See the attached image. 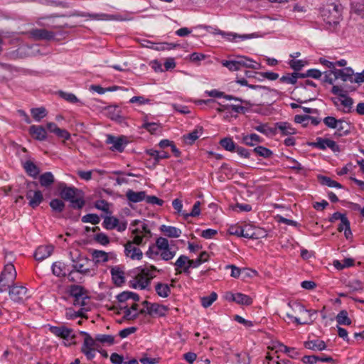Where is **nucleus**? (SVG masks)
<instances>
[{
    "label": "nucleus",
    "mask_w": 364,
    "mask_h": 364,
    "mask_svg": "<svg viewBox=\"0 0 364 364\" xmlns=\"http://www.w3.org/2000/svg\"><path fill=\"white\" fill-rule=\"evenodd\" d=\"M130 229L132 240L124 245V254L132 260H140L142 259L143 253L137 246L145 245L151 237V232L145 223L139 220H135L131 223Z\"/></svg>",
    "instance_id": "obj_1"
},
{
    "label": "nucleus",
    "mask_w": 364,
    "mask_h": 364,
    "mask_svg": "<svg viewBox=\"0 0 364 364\" xmlns=\"http://www.w3.org/2000/svg\"><path fill=\"white\" fill-rule=\"evenodd\" d=\"M286 316L298 325L309 324L313 322L312 316L316 314V311L307 310L300 303H288L284 309Z\"/></svg>",
    "instance_id": "obj_2"
},
{
    "label": "nucleus",
    "mask_w": 364,
    "mask_h": 364,
    "mask_svg": "<svg viewBox=\"0 0 364 364\" xmlns=\"http://www.w3.org/2000/svg\"><path fill=\"white\" fill-rule=\"evenodd\" d=\"M60 195L65 200L70 202L73 208L80 209L85 205L82 191L75 187H68L65 183L59 184Z\"/></svg>",
    "instance_id": "obj_3"
},
{
    "label": "nucleus",
    "mask_w": 364,
    "mask_h": 364,
    "mask_svg": "<svg viewBox=\"0 0 364 364\" xmlns=\"http://www.w3.org/2000/svg\"><path fill=\"white\" fill-rule=\"evenodd\" d=\"M158 271L153 265H145L135 269V279L137 286L144 289L150 284L151 280L155 277L154 272Z\"/></svg>",
    "instance_id": "obj_4"
},
{
    "label": "nucleus",
    "mask_w": 364,
    "mask_h": 364,
    "mask_svg": "<svg viewBox=\"0 0 364 364\" xmlns=\"http://www.w3.org/2000/svg\"><path fill=\"white\" fill-rule=\"evenodd\" d=\"M80 334L84 337L81 352L86 356L87 360H90L95 358V351L98 350L99 345L96 337L92 338L85 331H80Z\"/></svg>",
    "instance_id": "obj_5"
},
{
    "label": "nucleus",
    "mask_w": 364,
    "mask_h": 364,
    "mask_svg": "<svg viewBox=\"0 0 364 364\" xmlns=\"http://www.w3.org/2000/svg\"><path fill=\"white\" fill-rule=\"evenodd\" d=\"M156 246L160 251V256L164 260H171L176 255V250L170 247L168 240L165 237H159L156 241Z\"/></svg>",
    "instance_id": "obj_6"
},
{
    "label": "nucleus",
    "mask_w": 364,
    "mask_h": 364,
    "mask_svg": "<svg viewBox=\"0 0 364 364\" xmlns=\"http://www.w3.org/2000/svg\"><path fill=\"white\" fill-rule=\"evenodd\" d=\"M50 331L52 333L58 337H60L68 342V345L75 344V336L73 333L71 328H67L65 326H50Z\"/></svg>",
    "instance_id": "obj_7"
},
{
    "label": "nucleus",
    "mask_w": 364,
    "mask_h": 364,
    "mask_svg": "<svg viewBox=\"0 0 364 364\" xmlns=\"http://www.w3.org/2000/svg\"><path fill=\"white\" fill-rule=\"evenodd\" d=\"M70 294L74 298L75 306H85V300L88 299L85 289L79 285H72L70 288Z\"/></svg>",
    "instance_id": "obj_8"
},
{
    "label": "nucleus",
    "mask_w": 364,
    "mask_h": 364,
    "mask_svg": "<svg viewBox=\"0 0 364 364\" xmlns=\"http://www.w3.org/2000/svg\"><path fill=\"white\" fill-rule=\"evenodd\" d=\"M106 143L112 145L109 148L111 151L122 152L128 144V141L124 136H114L108 134L107 135Z\"/></svg>",
    "instance_id": "obj_9"
},
{
    "label": "nucleus",
    "mask_w": 364,
    "mask_h": 364,
    "mask_svg": "<svg viewBox=\"0 0 364 364\" xmlns=\"http://www.w3.org/2000/svg\"><path fill=\"white\" fill-rule=\"evenodd\" d=\"M11 299L15 302L21 303L26 301L30 295L28 289L23 286H13L9 290Z\"/></svg>",
    "instance_id": "obj_10"
},
{
    "label": "nucleus",
    "mask_w": 364,
    "mask_h": 364,
    "mask_svg": "<svg viewBox=\"0 0 364 364\" xmlns=\"http://www.w3.org/2000/svg\"><path fill=\"white\" fill-rule=\"evenodd\" d=\"M312 146L321 150L330 149L333 152H339L341 151L339 146L333 140L318 137L316 141L312 143Z\"/></svg>",
    "instance_id": "obj_11"
},
{
    "label": "nucleus",
    "mask_w": 364,
    "mask_h": 364,
    "mask_svg": "<svg viewBox=\"0 0 364 364\" xmlns=\"http://www.w3.org/2000/svg\"><path fill=\"white\" fill-rule=\"evenodd\" d=\"M0 277L1 282H5L3 286L9 287V283H13L16 277V271L14 266L12 264H6Z\"/></svg>",
    "instance_id": "obj_12"
},
{
    "label": "nucleus",
    "mask_w": 364,
    "mask_h": 364,
    "mask_svg": "<svg viewBox=\"0 0 364 364\" xmlns=\"http://www.w3.org/2000/svg\"><path fill=\"white\" fill-rule=\"evenodd\" d=\"M331 73H332L336 79L341 78L343 81H350V82H353V75L354 72L351 68H345L343 69H336L331 70Z\"/></svg>",
    "instance_id": "obj_13"
},
{
    "label": "nucleus",
    "mask_w": 364,
    "mask_h": 364,
    "mask_svg": "<svg viewBox=\"0 0 364 364\" xmlns=\"http://www.w3.org/2000/svg\"><path fill=\"white\" fill-rule=\"evenodd\" d=\"M29 34L32 38L36 41L39 40H51L55 37V33L44 28H34L29 31Z\"/></svg>",
    "instance_id": "obj_14"
},
{
    "label": "nucleus",
    "mask_w": 364,
    "mask_h": 364,
    "mask_svg": "<svg viewBox=\"0 0 364 364\" xmlns=\"http://www.w3.org/2000/svg\"><path fill=\"white\" fill-rule=\"evenodd\" d=\"M26 196L29 200V205L33 208L38 206L43 200V194L40 191H33L31 189L28 190Z\"/></svg>",
    "instance_id": "obj_15"
},
{
    "label": "nucleus",
    "mask_w": 364,
    "mask_h": 364,
    "mask_svg": "<svg viewBox=\"0 0 364 364\" xmlns=\"http://www.w3.org/2000/svg\"><path fill=\"white\" fill-rule=\"evenodd\" d=\"M54 250V247L51 245L39 246L35 253L34 257L36 260L42 261L51 255Z\"/></svg>",
    "instance_id": "obj_16"
},
{
    "label": "nucleus",
    "mask_w": 364,
    "mask_h": 364,
    "mask_svg": "<svg viewBox=\"0 0 364 364\" xmlns=\"http://www.w3.org/2000/svg\"><path fill=\"white\" fill-rule=\"evenodd\" d=\"M236 58L238 61L240 70L242 69V68H247L255 70H259L261 68L260 63L254 61L252 59L248 57L240 55L237 56Z\"/></svg>",
    "instance_id": "obj_17"
},
{
    "label": "nucleus",
    "mask_w": 364,
    "mask_h": 364,
    "mask_svg": "<svg viewBox=\"0 0 364 364\" xmlns=\"http://www.w3.org/2000/svg\"><path fill=\"white\" fill-rule=\"evenodd\" d=\"M168 309L167 306L153 303L146 308L147 314L154 316H164L166 314Z\"/></svg>",
    "instance_id": "obj_18"
},
{
    "label": "nucleus",
    "mask_w": 364,
    "mask_h": 364,
    "mask_svg": "<svg viewBox=\"0 0 364 364\" xmlns=\"http://www.w3.org/2000/svg\"><path fill=\"white\" fill-rule=\"evenodd\" d=\"M110 272L112 281L116 285L120 286L121 284L124 283V272L121 267L114 266L112 267L110 269Z\"/></svg>",
    "instance_id": "obj_19"
},
{
    "label": "nucleus",
    "mask_w": 364,
    "mask_h": 364,
    "mask_svg": "<svg viewBox=\"0 0 364 364\" xmlns=\"http://www.w3.org/2000/svg\"><path fill=\"white\" fill-rule=\"evenodd\" d=\"M29 133L36 140L44 141L47 137L45 128L40 125H31L29 127Z\"/></svg>",
    "instance_id": "obj_20"
},
{
    "label": "nucleus",
    "mask_w": 364,
    "mask_h": 364,
    "mask_svg": "<svg viewBox=\"0 0 364 364\" xmlns=\"http://www.w3.org/2000/svg\"><path fill=\"white\" fill-rule=\"evenodd\" d=\"M188 263H189V259L187 256L185 255H181L178 259L174 263V265L176 266V271L177 273L181 274L182 272H188L189 267H188Z\"/></svg>",
    "instance_id": "obj_21"
},
{
    "label": "nucleus",
    "mask_w": 364,
    "mask_h": 364,
    "mask_svg": "<svg viewBox=\"0 0 364 364\" xmlns=\"http://www.w3.org/2000/svg\"><path fill=\"white\" fill-rule=\"evenodd\" d=\"M105 114L112 120H120L122 118V111L117 105H109L105 108Z\"/></svg>",
    "instance_id": "obj_22"
},
{
    "label": "nucleus",
    "mask_w": 364,
    "mask_h": 364,
    "mask_svg": "<svg viewBox=\"0 0 364 364\" xmlns=\"http://www.w3.org/2000/svg\"><path fill=\"white\" fill-rule=\"evenodd\" d=\"M73 271H76L83 274L90 273V269L85 267L87 264L89 262V259L87 258H82L80 259L78 261L73 259Z\"/></svg>",
    "instance_id": "obj_23"
},
{
    "label": "nucleus",
    "mask_w": 364,
    "mask_h": 364,
    "mask_svg": "<svg viewBox=\"0 0 364 364\" xmlns=\"http://www.w3.org/2000/svg\"><path fill=\"white\" fill-rule=\"evenodd\" d=\"M225 40L231 42H237L239 40L244 41L252 37V35H239L235 33H226L222 31H219L218 33Z\"/></svg>",
    "instance_id": "obj_24"
},
{
    "label": "nucleus",
    "mask_w": 364,
    "mask_h": 364,
    "mask_svg": "<svg viewBox=\"0 0 364 364\" xmlns=\"http://www.w3.org/2000/svg\"><path fill=\"white\" fill-rule=\"evenodd\" d=\"M111 253H107L102 250H92V256L95 263H105L107 262L110 258Z\"/></svg>",
    "instance_id": "obj_25"
},
{
    "label": "nucleus",
    "mask_w": 364,
    "mask_h": 364,
    "mask_svg": "<svg viewBox=\"0 0 364 364\" xmlns=\"http://www.w3.org/2000/svg\"><path fill=\"white\" fill-rule=\"evenodd\" d=\"M337 130L336 135L339 136H346L350 133V125L348 122H346L343 119H339L337 124V127L335 129Z\"/></svg>",
    "instance_id": "obj_26"
},
{
    "label": "nucleus",
    "mask_w": 364,
    "mask_h": 364,
    "mask_svg": "<svg viewBox=\"0 0 364 364\" xmlns=\"http://www.w3.org/2000/svg\"><path fill=\"white\" fill-rule=\"evenodd\" d=\"M231 299L241 305L249 306L252 304V299L242 293L231 294Z\"/></svg>",
    "instance_id": "obj_27"
},
{
    "label": "nucleus",
    "mask_w": 364,
    "mask_h": 364,
    "mask_svg": "<svg viewBox=\"0 0 364 364\" xmlns=\"http://www.w3.org/2000/svg\"><path fill=\"white\" fill-rule=\"evenodd\" d=\"M127 199L132 203H138L144 200H146V193L144 191L134 192L132 190H128L126 193Z\"/></svg>",
    "instance_id": "obj_28"
},
{
    "label": "nucleus",
    "mask_w": 364,
    "mask_h": 364,
    "mask_svg": "<svg viewBox=\"0 0 364 364\" xmlns=\"http://www.w3.org/2000/svg\"><path fill=\"white\" fill-rule=\"evenodd\" d=\"M276 127L283 136L292 135L296 134L295 129L293 128L291 125L288 122H278L277 123Z\"/></svg>",
    "instance_id": "obj_29"
},
{
    "label": "nucleus",
    "mask_w": 364,
    "mask_h": 364,
    "mask_svg": "<svg viewBox=\"0 0 364 364\" xmlns=\"http://www.w3.org/2000/svg\"><path fill=\"white\" fill-rule=\"evenodd\" d=\"M160 230L164 233L166 236L169 237L177 238L179 237L181 235V230L173 226H167L163 225L161 226Z\"/></svg>",
    "instance_id": "obj_30"
},
{
    "label": "nucleus",
    "mask_w": 364,
    "mask_h": 364,
    "mask_svg": "<svg viewBox=\"0 0 364 364\" xmlns=\"http://www.w3.org/2000/svg\"><path fill=\"white\" fill-rule=\"evenodd\" d=\"M203 127H200L194 129L191 133L184 135L183 138L185 140V142L188 144H193L202 134L203 133Z\"/></svg>",
    "instance_id": "obj_31"
},
{
    "label": "nucleus",
    "mask_w": 364,
    "mask_h": 364,
    "mask_svg": "<svg viewBox=\"0 0 364 364\" xmlns=\"http://www.w3.org/2000/svg\"><path fill=\"white\" fill-rule=\"evenodd\" d=\"M242 142L247 146H253L256 144L262 143V139L257 134L244 135L242 138Z\"/></svg>",
    "instance_id": "obj_32"
},
{
    "label": "nucleus",
    "mask_w": 364,
    "mask_h": 364,
    "mask_svg": "<svg viewBox=\"0 0 364 364\" xmlns=\"http://www.w3.org/2000/svg\"><path fill=\"white\" fill-rule=\"evenodd\" d=\"M53 274L57 277H65L67 274L65 264L61 262H55L52 265Z\"/></svg>",
    "instance_id": "obj_33"
},
{
    "label": "nucleus",
    "mask_w": 364,
    "mask_h": 364,
    "mask_svg": "<svg viewBox=\"0 0 364 364\" xmlns=\"http://www.w3.org/2000/svg\"><path fill=\"white\" fill-rule=\"evenodd\" d=\"M304 346L313 350H322L326 349V346L323 341H309L304 343Z\"/></svg>",
    "instance_id": "obj_34"
},
{
    "label": "nucleus",
    "mask_w": 364,
    "mask_h": 364,
    "mask_svg": "<svg viewBox=\"0 0 364 364\" xmlns=\"http://www.w3.org/2000/svg\"><path fill=\"white\" fill-rule=\"evenodd\" d=\"M39 182L41 186L49 187L54 182V176L51 172H46L39 176Z\"/></svg>",
    "instance_id": "obj_35"
},
{
    "label": "nucleus",
    "mask_w": 364,
    "mask_h": 364,
    "mask_svg": "<svg viewBox=\"0 0 364 364\" xmlns=\"http://www.w3.org/2000/svg\"><path fill=\"white\" fill-rule=\"evenodd\" d=\"M353 100L347 95L341 97V105H342L341 111L344 113H350L352 110Z\"/></svg>",
    "instance_id": "obj_36"
},
{
    "label": "nucleus",
    "mask_w": 364,
    "mask_h": 364,
    "mask_svg": "<svg viewBox=\"0 0 364 364\" xmlns=\"http://www.w3.org/2000/svg\"><path fill=\"white\" fill-rule=\"evenodd\" d=\"M146 118V117L144 118V123L141 125V128L146 129L151 134H156L161 127L160 124L156 122H149Z\"/></svg>",
    "instance_id": "obj_37"
},
{
    "label": "nucleus",
    "mask_w": 364,
    "mask_h": 364,
    "mask_svg": "<svg viewBox=\"0 0 364 364\" xmlns=\"http://www.w3.org/2000/svg\"><path fill=\"white\" fill-rule=\"evenodd\" d=\"M31 112L33 118L36 122H40L43 118H44L47 115V110L43 107L33 108L31 109Z\"/></svg>",
    "instance_id": "obj_38"
},
{
    "label": "nucleus",
    "mask_w": 364,
    "mask_h": 364,
    "mask_svg": "<svg viewBox=\"0 0 364 364\" xmlns=\"http://www.w3.org/2000/svg\"><path fill=\"white\" fill-rule=\"evenodd\" d=\"M336 321L339 325H350L351 320L348 317V312L346 310L341 311L336 317Z\"/></svg>",
    "instance_id": "obj_39"
},
{
    "label": "nucleus",
    "mask_w": 364,
    "mask_h": 364,
    "mask_svg": "<svg viewBox=\"0 0 364 364\" xmlns=\"http://www.w3.org/2000/svg\"><path fill=\"white\" fill-rule=\"evenodd\" d=\"M24 168L31 176L36 177L39 173L38 168L31 161H26L24 164Z\"/></svg>",
    "instance_id": "obj_40"
},
{
    "label": "nucleus",
    "mask_w": 364,
    "mask_h": 364,
    "mask_svg": "<svg viewBox=\"0 0 364 364\" xmlns=\"http://www.w3.org/2000/svg\"><path fill=\"white\" fill-rule=\"evenodd\" d=\"M147 153L149 155L152 156L157 162H159L161 159H168L170 156L167 152L164 151H159L157 150L151 149L148 151Z\"/></svg>",
    "instance_id": "obj_41"
},
{
    "label": "nucleus",
    "mask_w": 364,
    "mask_h": 364,
    "mask_svg": "<svg viewBox=\"0 0 364 364\" xmlns=\"http://www.w3.org/2000/svg\"><path fill=\"white\" fill-rule=\"evenodd\" d=\"M218 295L215 292L213 291L209 296H203L200 299L201 305L204 308H208L212 305V304L216 301Z\"/></svg>",
    "instance_id": "obj_42"
},
{
    "label": "nucleus",
    "mask_w": 364,
    "mask_h": 364,
    "mask_svg": "<svg viewBox=\"0 0 364 364\" xmlns=\"http://www.w3.org/2000/svg\"><path fill=\"white\" fill-rule=\"evenodd\" d=\"M319 181L322 185L327 186L328 187L332 188H339L342 187L341 184L338 183L336 181L332 180L331 178L327 176H320Z\"/></svg>",
    "instance_id": "obj_43"
},
{
    "label": "nucleus",
    "mask_w": 364,
    "mask_h": 364,
    "mask_svg": "<svg viewBox=\"0 0 364 364\" xmlns=\"http://www.w3.org/2000/svg\"><path fill=\"white\" fill-rule=\"evenodd\" d=\"M220 144L227 151H235L236 146L231 138L225 137L220 141Z\"/></svg>",
    "instance_id": "obj_44"
},
{
    "label": "nucleus",
    "mask_w": 364,
    "mask_h": 364,
    "mask_svg": "<svg viewBox=\"0 0 364 364\" xmlns=\"http://www.w3.org/2000/svg\"><path fill=\"white\" fill-rule=\"evenodd\" d=\"M300 75L301 73L294 72L291 74H287V75L282 76L280 78V80L288 84H295L297 81V79L300 78Z\"/></svg>",
    "instance_id": "obj_45"
},
{
    "label": "nucleus",
    "mask_w": 364,
    "mask_h": 364,
    "mask_svg": "<svg viewBox=\"0 0 364 364\" xmlns=\"http://www.w3.org/2000/svg\"><path fill=\"white\" fill-rule=\"evenodd\" d=\"M253 151L256 153L257 155L262 156L265 159L270 158L273 154V152L270 149L262 146H257L253 149Z\"/></svg>",
    "instance_id": "obj_46"
},
{
    "label": "nucleus",
    "mask_w": 364,
    "mask_h": 364,
    "mask_svg": "<svg viewBox=\"0 0 364 364\" xmlns=\"http://www.w3.org/2000/svg\"><path fill=\"white\" fill-rule=\"evenodd\" d=\"M156 291L161 297H167L170 293V288L167 284L159 283L156 286Z\"/></svg>",
    "instance_id": "obj_47"
},
{
    "label": "nucleus",
    "mask_w": 364,
    "mask_h": 364,
    "mask_svg": "<svg viewBox=\"0 0 364 364\" xmlns=\"http://www.w3.org/2000/svg\"><path fill=\"white\" fill-rule=\"evenodd\" d=\"M221 64L230 71H237L240 70L237 58L232 60H222Z\"/></svg>",
    "instance_id": "obj_48"
},
{
    "label": "nucleus",
    "mask_w": 364,
    "mask_h": 364,
    "mask_svg": "<svg viewBox=\"0 0 364 364\" xmlns=\"http://www.w3.org/2000/svg\"><path fill=\"white\" fill-rule=\"evenodd\" d=\"M97 342H100L102 343H107L109 345H112L114 342V338L112 335H106V334H97L95 336Z\"/></svg>",
    "instance_id": "obj_49"
},
{
    "label": "nucleus",
    "mask_w": 364,
    "mask_h": 364,
    "mask_svg": "<svg viewBox=\"0 0 364 364\" xmlns=\"http://www.w3.org/2000/svg\"><path fill=\"white\" fill-rule=\"evenodd\" d=\"M117 223H118V219L117 218L107 216L103 221V225L107 230H112L115 229Z\"/></svg>",
    "instance_id": "obj_50"
},
{
    "label": "nucleus",
    "mask_w": 364,
    "mask_h": 364,
    "mask_svg": "<svg viewBox=\"0 0 364 364\" xmlns=\"http://www.w3.org/2000/svg\"><path fill=\"white\" fill-rule=\"evenodd\" d=\"M82 221L97 225L100 222V218L97 214L90 213L82 216Z\"/></svg>",
    "instance_id": "obj_51"
},
{
    "label": "nucleus",
    "mask_w": 364,
    "mask_h": 364,
    "mask_svg": "<svg viewBox=\"0 0 364 364\" xmlns=\"http://www.w3.org/2000/svg\"><path fill=\"white\" fill-rule=\"evenodd\" d=\"M321 76V72L316 69H310L305 73H301L300 78L312 77L314 79H318Z\"/></svg>",
    "instance_id": "obj_52"
},
{
    "label": "nucleus",
    "mask_w": 364,
    "mask_h": 364,
    "mask_svg": "<svg viewBox=\"0 0 364 364\" xmlns=\"http://www.w3.org/2000/svg\"><path fill=\"white\" fill-rule=\"evenodd\" d=\"M58 93L60 97L68 101V102L77 103L79 102L77 97L73 93L66 92L63 91H59Z\"/></svg>",
    "instance_id": "obj_53"
},
{
    "label": "nucleus",
    "mask_w": 364,
    "mask_h": 364,
    "mask_svg": "<svg viewBox=\"0 0 364 364\" xmlns=\"http://www.w3.org/2000/svg\"><path fill=\"white\" fill-rule=\"evenodd\" d=\"M331 7H332L333 11L334 12L333 18L328 21V23L330 24H336L338 22V18L340 16V10L339 6L335 4H331L329 6L328 11H331Z\"/></svg>",
    "instance_id": "obj_54"
},
{
    "label": "nucleus",
    "mask_w": 364,
    "mask_h": 364,
    "mask_svg": "<svg viewBox=\"0 0 364 364\" xmlns=\"http://www.w3.org/2000/svg\"><path fill=\"white\" fill-rule=\"evenodd\" d=\"M50 206L53 210L60 213L63 210L65 204L60 199H53L50 202Z\"/></svg>",
    "instance_id": "obj_55"
},
{
    "label": "nucleus",
    "mask_w": 364,
    "mask_h": 364,
    "mask_svg": "<svg viewBox=\"0 0 364 364\" xmlns=\"http://www.w3.org/2000/svg\"><path fill=\"white\" fill-rule=\"evenodd\" d=\"M200 201H196L193 206V208H192V210L190 213H183L182 215L186 218H187L189 216H191V217H196V216H198L200 213Z\"/></svg>",
    "instance_id": "obj_56"
},
{
    "label": "nucleus",
    "mask_w": 364,
    "mask_h": 364,
    "mask_svg": "<svg viewBox=\"0 0 364 364\" xmlns=\"http://www.w3.org/2000/svg\"><path fill=\"white\" fill-rule=\"evenodd\" d=\"M235 357L237 358L236 362L237 364H250V359L249 355L247 353H236Z\"/></svg>",
    "instance_id": "obj_57"
},
{
    "label": "nucleus",
    "mask_w": 364,
    "mask_h": 364,
    "mask_svg": "<svg viewBox=\"0 0 364 364\" xmlns=\"http://www.w3.org/2000/svg\"><path fill=\"white\" fill-rule=\"evenodd\" d=\"M323 122L324 124L328 128L335 129L337 127L338 119L333 117L328 116L323 119Z\"/></svg>",
    "instance_id": "obj_58"
},
{
    "label": "nucleus",
    "mask_w": 364,
    "mask_h": 364,
    "mask_svg": "<svg viewBox=\"0 0 364 364\" xmlns=\"http://www.w3.org/2000/svg\"><path fill=\"white\" fill-rule=\"evenodd\" d=\"M247 87H249L250 88L258 90L261 95H267L271 92H276L274 90H270L269 88H268L267 87L261 86V85H249L248 84Z\"/></svg>",
    "instance_id": "obj_59"
},
{
    "label": "nucleus",
    "mask_w": 364,
    "mask_h": 364,
    "mask_svg": "<svg viewBox=\"0 0 364 364\" xmlns=\"http://www.w3.org/2000/svg\"><path fill=\"white\" fill-rule=\"evenodd\" d=\"M124 311V318L127 320H134L138 316L137 312L133 313L128 306L122 307Z\"/></svg>",
    "instance_id": "obj_60"
},
{
    "label": "nucleus",
    "mask_w": 364,
    "mask_h": 364,
    "mask_svg": "<svg viewBox=\"0 0 364 364\" xmlns=\"http://www.w3.org/2000/svg\"><path fill=\"white\" fill-rule=\"evenodd\" d=\"M95 206L96 208L101 210L106 213H109V203L105 200H97Z\"/></svg>",
    "instance_id": "obj_61"
},
{
    "label": "nucleus",
    "mask_w": 364,
    "mask_h": 364,
    "mask_svg": "<svg viewBox=\"0 0 364 364\" xmlns=\"http://www.w3.org/2000/svg\"><path fill=\"white\" fill-rule=\"evenodd\" d=\"M228 231L230 235L241 237V235L243 233V228L237 225H231L229 227Z\"/></svg>",
    "instance_id": "obj_62"
},
{
    "label": "nucleus",
    "mask_w": 364,
    "mask_h": 364,
    "mask_svg": "<svg viewBox=\"0 0 364 364\" xmlns=\"http://www.w3.org/2000/svg\"><path fill=\"white\" fill-rule=\"evenodd\" d=\"M280 350H284L288 353L289 356L291 358H296L299 355V353L294 348H289L286 346L281 345Z\"/></svg>",
    "instance_id": "obj_63"
},
{
    "label": "nucleus",
    "mask_w": 364,
    "mask_h": 364,
    "mask_svg": "<svg viewBox=\"0 0 364 364\" xmlns=\"http://www.w3.org/2000/svg\"><path fill=\"white\" fill-rule=\"evenodd\" d=\"M110 360L113 364H124L123 357L117 353H114L111 355Z\"/></svg>",
    "instance_id": "obj_64"
}]
</instances>
